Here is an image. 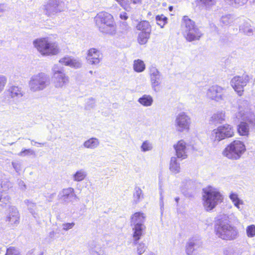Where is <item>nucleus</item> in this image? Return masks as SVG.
<instances>
[{
    "label": "nucleus",
    "mask_w": 255,
    "mask_h": 255,
    "mask_svg": "<svg viewBox=\"0 0 255 255\" xmlns=\"http://www.w3.org/2000/svg\"><path fill=\"white\" fill-rule=\"evenodd\" d=\"M234 21V17L230 14L223 16L220 22L223 25L227 26L231 24Z\"/></svg>",
    "instance_id": "nucleus-36"
},
{
    "label": "nucleus",
    "mask_w": 255,
    "mask_h": 255,
    "mask_svg": "<svg viewBox=\"0 0 255 255\" xmlns=\"http://www.w3.org/2000/svg\"><path fill=\"white\" fill-rule=\"evenodd\" d=\"M145 217L143 214L140 212H136L130 217V224L132 227L133 243L137 244L143 233L145 230V226L144 225Z\"/></svg>",
    "instance_id": "nucleus-7"
},
{
    "label": "nucleus",
    "mask_w": 255,
    "mask_h": 255,
    "mask_svg": "<svg viewBox=\"0 0 255 255\" xmlns=\"http://www.w3.org/2000/svg\"><path fill=\"white\" fill-rule=\"evenodd\" d=\"M145 66L144 62L139 59L135 60L133 64V69L137 72H141L144 70Z\"/></svg>",
    "instance_id": "nucleus-35"
},
{
    "label": "nucleus",
    "mask_w": 255,
    "mask_h": 255,
    "mask_svg": "<svg viewBox=\"0 0 255 255\" xmlns=\"http://www.w3.org/2000/svg\"><path fill=\"white\" fill-rule=\"evenodd\" d=\"M236 117L242 121L238 126L239 133L241 135H248L249 126L255 128V116L250 111L248 101L241 100L239 101L238 112Z\"/></svg>",
    "instance_id": "nucleus-1"
},
{
    "label": "nucleus",
    "mask_w": 255,
    "mask_h": 255,
    "mask_svg": "<svg viewBox=\"0 0 255 255\" xmlns=\"http://www.w3.org/2000/svg\"><path fill=\"white\" fill-rule=\"evenodd\" d=\"M191 120L190 116L187 113L181 112L178 114L174 121V126L176 130L183 132L188 131L190 129Z\"/></svg>",
    "instance_id": "nucleus-12"
},
{
    "label": "nucleus",
    "mask_w": 255,
    "mask_h": 255,
    "mask_svg": "<svg viewBox=\"0 0 255 255\" xmlns=\"http://www.w3.org/2000/svg\"><path fill=\"white\" fill-rule=\"evenodd\" d=\"M87 176L86 172L83 169L79 170L73 175V180L74 181L80 182L83 180Z\"/></svg>",
    "instance_id": "nucleus-32"
},
{
    "label": "nucleus",
    "mask_w": 255,
    "mask_h": 255,
    "mask_svg": "<svg viewBox=\"0 0 255 255\" xmlns=\"http://www.w3.org/2000/svg\"><path fill=\"white\" fill-rule=\"evenodd\" d=\"M12 165L17 173H18L21 170V164L18 162H12Z\"/></svg>",
    "instance_id": "nucleus-48"
},
{
    "label": "nucleus",
    "mask_w": 255,
    "mask_h": 255,
    "mask_svg": "<svg viewBox=\"0 0 255 255\" xmlns=\"http://www.w3.org/2000/svg\"><path fill=\"white\" fill-rule=\"evenodd\" d=\"M12 187V183L7 180L1 182V189L0 190V206L3 207L9 203L10 198L5 192Z\"/></svg>",
    "instance_id": "nucleus-19"
},
{
    "label": "nucleus",
    "mask_w": 255,
    "mask_h": 255,
    "mask_svg": "<svg viewBox=\"0 0 255 255\" xmlns=\"http://www.w3.org/2000/svg\"><path fill=\"white\" fill-rule=\"evenodd\" d=\"M247 235L249 238H253L255 236V226L251 225L248 226L246 229Z\"/></svg>",
    "instance_id": "nucleus-42"
},
{
    "label": "nucleus",
    "mask_w": 255,
    "mask_h": 255,
    "mask_svg": "<svg viewBox=\"0 0 255 255\" xmlns=\"http://www.w3.org/2000/svg\"><path fill=\"white\" fill-rule=\"evenodd\" d=\"M169 169L174 174H177L180 171V163L175 157H172L170 159Z\"/></svg>",
    "instance_id": "nucleus-29"
},
{
    "label": "nucleus",
    "mask_w": 255,
    "mask_h": 255,
    "mask_svg": "<svg viewBox=\"0 0 255 255\" xmlns=\"http://www.w3.org/2000/svg\"><path fill=\"white\" fill-rule=\"evenodd\" d=\"M59 62L63 65L76 69L79 68L82 66V62L80 60L68 56L60 59Z\"/></svg>",
    "instance_id": "nucleus-22"
},
{
    "label": "nucleus",
    "mask_w": 255,
    "mask_h": 255,
    "mask_svg": "<svg viewBox=\"0 0 255 255\" xmlns=\"http://www.w3.org/2000/svg\"><path fill=\"white\" fill-rule=\"evenodd\" d=\"M149 75L152 89L155 92H158L162 80L161 73L155 66H151L149 68Z\"/></svg>",
    "instance_id": "nucleus-14"
},
{
    "label": "nucleus",
    "mask_w": 255,
    "mask_h": 255,
    "mask_svg": "<svg viewBox=\"0 0 255 255\" xmlns=\"http://www.w3.org/2000/svg\"><path fill=\"white\" fill-rule=\"evenodd\" d=\"M7 94L12 98H19L23 96V92L21 88L17 86H11L7 91Z\"/></svg>",
    "instance_id": "nucleus-25"
},
{
    "label": "nucleus",
    "mask_w": 255,
    "mask_h": 255,
    "mask_svg": "<svg viewBox=\"0 0 255 255\" xmlns=\"http://www.w3.org/2000/svg\"><path fill=\"white\" fill-rule=\"evenodd\" d=\"M5 255H20V254L14 247H10L7 249Z\"/></svg>",
    "instance_id": "nucleus-44"
},
{
    "label": "nucleus",
    "mask_w": 255,
    "mask_h": 255,
    "mask_svg": "<svg viewBox=\"0 0 255 255\" xmlns=\"http://www.w3.org/2000/svg\"><path fill=\"white\" fill-rule=\"evenodd\" d=\"M6 82V77L3 75H0V93H1L3 90Z\"/></svg>",
    "instance_id": "nucleus-45"
},
{
    "label": "nucleus",
    "mask_w": 255,
    "mask_h": 255,
    "mask_svg": "<svg viewBox=\"0 0 255 255\" xmlns=\"http://www.w3.org/2000/svg\"><path fill=\"white\" fill-rule=\"evenodd\" d=\"M5 221L10 228L16 227L19 223V214L17 209L11 206L9 207Z\"/></svg>",
    "instance_id": "nucleus-17"
},
{
    "label": "nucleus",
    "mask_w": 255,
    "mask_h": 255,
    "mask_svg": "<svg viewBox=\"0 0 255 255\" xmlns=\"http://www.w3.org/2000/svg\"><path fill=\"white\" fill-rule=\"evenodd\" d=\"M179 200V198L178 197H177L175 198V201H176V202H178Z\"/></svg>",
    "instance_id": "nucleus-61"
},
{
    "label": "nucleus",
    "mask_w": 255,
    "mask_h": 255,
    "mask_svg": "<svg viewBox=\"0 0 255 255\" xmlns=\"http://www.w3.org/2000/svg\"><path fill=\"white\" fill-rule=\"evenodd\" d=\"M65 8V2L62 0H49L44 5L45 11L48 16L62 11Z\"/></svg>",
    "instance_id": "nucleus-13"
},
{
    "label": "nucleus",
    "mask_w": 255,
    "mask_h": 255,
    "mask_svg": "<svg viewBox=\"0 0 255 255\" xmlns=\"http://www.w3.org/2000/svg\"><path fill=\"white\" fill-rule=\"evenodd\" d=\"M18 184L21 190H24L26 189V185L24 182L21 180H18Z\"/></svg>",
    "instance_id": "nucleus-50"
},
{
    "label": "nucleus",
    "mask_w": 255,
    "mask_h": 255,
    "mask_svg": "<svg viewBox=\"0 0 255 255\" xmlns=\"http://www.w3.org/2000/svg\"><path fill=\"white\" fill-rule=\"evenodd\" d=\"M168 9H169V11H172L173 9V7L172 6H170L168 7Z\"/></svg>",
    "instance_id": "nucleus-60"
},
{
    "label": "nucleus",
    "mask_w": 255,
    "mask_h": 255,
    "mask_svg": "<svg viewBox=\"0 0 255 255\" xmlns=\"http://www.w3.org/2000/svg\"><path fill=\"white\" fill-rule=\"evenodd\" d=\"M202 246V242L200 239L196 237L192 238L186 244L185 252L187 255H194Z\"/></svg>",
    "instance_id": "nucleus-18"
},
{
    "label": "nucleus",
    "mask_w": 255,
    "mask_h": 255,
    "mask_svg": "<svg viewBox=\"0 0 255 255\" xmlns=\"http://www.w3.org/2000/svg\"><path fill=\"white\" fill-rule=\"evenodd\" d=\"M226 90L223 88L218 85L210 87L207 92V97L216 102L224 100L226 97Z\"/></svg>",
    "instance_id": "nucleus-16"
},
{
    "label": "nucleus",
    "mask_w": 255,
    "mask_h": 255,
    "mask_svg": "<svg viewBox=\"0 0 255 255\" xmlns=\"http://www.w3.org/2000/svg\"><path fill=\"white\" fill-rule=\"evenodd\" d=\"M35 143H39V144H41V145H44V144H45L44 143H38V142H35Z\"/></svg>",
    "instance_id": "nucleus-62"
},
{
    "label": "nucleus",
    "mask_w": 255,
    "mask_h": 255,
    "mask_svg": "<svg viewBox=\"0 0 255 255\" xmlns=\"http://www.w3.org/2000/svg\"><path fill=\"white\" fill-rule=\"evenodd\" d=\"M133 245L137 246L136 252L138 255H141L143 254L147 249V246L143 242L138 243V241L137 244H134L133 243Z\"/></svg>",
    "instance_id": "nucleus-39"
},
{
    "label": "nucleus",
    "mask_w": 255,
    "mask_h": 255,
    "mask_svg": "<svg viewBox=\"0 0 255 255\" xmlns=\"http://www.w3.org/2000/svg\"><path fill=\"white\" fill-rule=\"evenodd\" d=\"M203 3L206 4H209L210 3L212 2L214 0H200Z\"/></svg>",
    "instance_id": "nucleus-56"
},
{
    "label": "nucleus",
    "mask_w": 255,
    "mask_h": 255,
    "mask_svg": "<svg viewBox=\"0 0 255 255\" xmlns=\"http://www.w3.org/2000/svg\"><path fill=\"white\" fill-rule=\"evenodd\" d=\"M50 84L48 75L44 73H40L31 77L29 82V87L32 92L44 90Z\"/></svg>",
    "instance_id": "nucleus-10"
},
{
    "label": "nucleus",
    "mask_w": 255,
    "mask_h": 255,
    "mask_svg": "<svg viewBox=\"0 0 255 255\" xmlns=\"http://www.w3.org/2000/svg\"><path fill=\"white\" fill-rule=\"evenodd\" d=\"M203 204L207 211L212 210L223 200V195L217 189L209 187L203 189Z\"/></svg>",
    "instance_id": "nucleus-5"
},
{
    "label": "nucleus",
    "mask_w": 255,
    "mask_h": 255,
    "mask_svg": "<svg viewBox=\"0 0 255 255\" xmlns=\"http://www.w3.org/2000/svg\"><path fill=\"white\" fill-rule=\"evenodd\" d=\"M151 32H141L139 33L138 36V41L140 44H145L147 41L148 39L150 37Z\"/></svg>",
    "instance_id": "nucleus-34"
},
{
    "label": "nucleus",
    "mask_w": 255,
    "mask_h": 255,
    "mask_svg": "<svg viewBox=\"0 0 255 255\" xmlns=\"http://www.w3.org/2000/svg\"><path fill=\"white\" fill-rule=\"evenodd\" d=\"M246 150V146L243 142L234 140L224 149L222 153L228 159L238 160L241 158Z\"/></svg>",
    "instance_id": "nucleus-8"
},
{
    "label": "nucleus",
    "mask_w": 255,
    "mask_h": 255,
    "mask_svg": "<svg viewBox=\"0 0 255 255\" xmlns=\"http://www.w3.org/2000/svg\"><path fill=\"white\" fill-rule=\"evenodd\" d=\"M215 231L219 238L224 240H234L239 236L237 228L231 224L228 217L226 216H223L216 221Z\"/></svg>",
    "instance_id": "nucleus-2"
},
{
    "label": "nucleus",
    "mask_w": 255,
    "mask_h": 255,
    "mask_svg": "<svg viewBox=\"0 0 255 255\" xmlns=\"http://www.w3.org/2000/svg\"><path fill=\"white\" fill-rule=\"evenodd\" d=\"M24 203L27 205V209L35 219H40L43 218L42 214H40L38 211H36V203L32 202L29 200H26Z\"/></svg>",
    "instance_id": "nucleus-24"
},
{
    "label": "nucleus",
    "mask_w": 255,
    "mask_h": 255,
    "mask_svg": "<svg viewBox=\"0 0 255 255\" xmlns=\"http://www.w3.org/2000/svg\"><path fill=\"white\" fill-rule=\"evenodd\" d=\"M155 19L157 24L159 25L161 28H163L165 24L167 22V18L163 15H158L156 16Z\"/></svg>",
    "instance_id": "nucleus-38"
},
{
    "label": "nucleus",
    "mask_w": 255,
    "mask_h": 255,
    "mask_svg": "<svg viewBox=\"0 0 255 255\" xmlns=\"http://www.w3.org/2000/svg\"><path fill=\"white\" fill-rule=\"evenodd\" d=\"M34 142V140H31V144H32V142Z\"/></svg>",
    "instance_id": "nucleus-64"
},
{
    "label": "nucleus",
    "mask_w": 255,
    "mask_h": 255,
    "mask_svg": "<svg viewBox=\"0 0 255 255\" xmlns=\"http://www.w3.org/2000/svg\"><path fill=\"white\" fill-rule=\"evenodd\" d=\"M181 29L184 37L188 42L198 41L203 35L195 22L187 16L182 18Z\"/></svg>",
    "instance_id": "nucleus-3"
},
{
    "label": "nucleus",
    "mask_w": 255,
    "mask_h": 255,
    "mask_svg": "<svg viewBox=\"0 0 255 255\" xmlns=\"http://www.w3.org/2000/svg\"><path fill=\"white\" fill-rule=\"evenodd\" d=\"M234 131L233 127L228 124L219 126L214 129L211 133V139L214 141H220L226 138L234 135Z\"/></svg>",
    "instance_id": "nucleus-11"
},
{
    "label": "nucleus",
    "mask_w": 255,
    "mask_h": 255,
    "mask_svg": "<svg viewBox=\"0 0 255 255\" xmlns=\"http://www.w3.org/2000/svg\"><path fill=\"white\" fill-rule=\"evenodd\" d=\"M92 255H104L102 252H97L96 251H93L91 253Z\"/></svg>",
    "instance_id": "nucleus-55"
},
{
    "label": "nucleus",
    "mask_w": 255,
    "mask_h": 255,
    "mask_svg": "<svg viewBox=\"0 0 255 255\" xmlns=\"http://www.w3.org/2000/svg\"><path fill=\"white\" fill-rule=\"evenodd\" d=\"M224 255H240L236 248L228 247L224 250Z\"/></svg>",
    "instance_id": "nucleus-37"
},
{
    "label": "nucleus",
    "mask_w": 255,
    "mask_h": 255,
    "mask_svg": "<svg viewBox=\"0 0 255 255\" xmlns=\"http://www.w3.org/2000/svg\"><path fill=\"white\" fill-rule=\"evenodd\" d=\"M131 1L134 3V4H137L141 2V0H131Z\"/></svg>",
    "instance_id": "nucleus-57"
},
{
    "label": "nucleus",
    "mask_w": 255,
    "mask_h": 255,
    "mask_svg": "<svg viewBox=\"0 0 255 255\" xmlns=\"http://www.w3.org/2000/svg\"><path fill=\"white\" fill-rule=\"evenodd\" d=\"M5 10V7L3 4H0V16L1 15V13H3Z\"/></svg>",
    "instance_id": "nucleus-54"
},
{
    "label": "nucleus",
    "mask_w": 255,
    "mask_h": 255,
    "mask_svg": "<svg viewBox=\"0 0 255 255\" xmlns=\"http://www.w3.org/2000/svg\"><path fill=\"white\" fill-rule=\"evenodd\" d=\"M52 80L56 88L65 87L69 82V78L64 72L62 67L55 64L52 68Z\"/></svg>",
    "instance_id": "nucleus-9"
},
{
    "label": "nucleus",
    "mask_w": 255,
    "mask_h": 255,
    "mask_svg": "<svg viewBox=\"0 0 255 255\" xmlns=\"http://www.w3.org/2000/svg\"><path fill=\"white\" fill-rule=\"evenodd\" d=\"M75 225L74 222L64 223L62 225V230L65 231H67L71 229H72Z\"/></svg>",
    "instance_id": "nucleus-47"
},
{
    "label": "nucleus",
    "mask_w": 255,
    "mask_h": 255,
    "mask_svg": "<svg viewBox=\"0 0 255 255\" xmlns=\"http://www.w3.org/2000/svg\"><path fill=\"white\" fill-rule=\"evenodd\" d=\"M18 155L22 157L30 155H35V153L31 149L23 148L21 152L18 153Z\"/></svg>",
    "instance_id": "nucleus-40"
},
{
    "label": "nucleus",
    "mask_w": 255,
    "mask_h": 255,
    "mask_svg": "<svg viewBox=\"0 0 255 255\" xmlns=\"http://www.w3.org/2000/svg\"><path fill=\"white\" fill-rule=\"evenodd\" d=\"M225 112L223 111L214 113L210 118V122L214 124H221L225 121Z\"/></svg>",
    "instance_id": "nucleus-26"
},
{
    "label": "nucleus",
    "mask_w": 255,
    "mask_h": 255,
    "mask_svg": "<svg viewBox=\"0 0 255 255\" xmlns=\"http://www.w3.org/2000/svg\"><path fill=\"white\" fill-rule=\"evenodd\" d=\"M240 30L242 31L244 33L247 35H250L253 32L252 29L251 28L248 27V26L245 27L244 25L240 26Z\"/></svg>",
    "instance_id": "nucleus-46"
},
{
    "label": "nucleus",
    "mask_w": 255,
    "mask_h": 255,
    "mask_svg": "<svg viewBox=\"0 0 255 255\" xmlns=\"http://www.w3.org/2000/svg\"><path fill=\"white\" fill-rule=\"evenodd\" d=\"M103 55L101 52L96 48H90L87 53V60L92 65H97L102 60Z\"/></svg>",
    "instance_id": "nucleus-20"
},
{
    "label": "nucleus",
    "mask_w": 255,
    "mask_h": 255,
    "mask_svg": "<svg viewBox=\"0 0 255 255\" xmlns=\"http://www.w3.org/2000/svg\"><path fill=\"white\" fill-rule=\"evenodd\" d=\"M55 232L54 231H52L50 233L49 236L51 238H53L54 236Z\"/></svg>",
    "instance_id": "nucleus-59"
},
{
    "label": "nucleus",
    "mask_w": 255,
    "mask_h": 255,
    "mask_svg": "<svg viewBox=\"0 0 255 255\" xmlns=\"http://www.w3.org/2000/svg\"><path fill=\"white\" fill-rule=\"evenodd\" d=\"M95 106V102L94 99L93 98H90L88 99L85 108L87 110H90L92 109H93Z\"/></svg>",
    "instance_id": "nucleus-43"
},
{
    "label": "nucleus",
    "mask_w": 255,
    "mask_h": 255,
    "mask_svg": "<svg viewBox=\"0 0 255 255\" xmlns=\"http://www.w3.org/2000/svg\"><path fill=\"white\" fill-rule=\"evenodd\" d=\"M56 194L55 193H52L50 194L49 196L47 197V200L48 202H51L54 198V197L55 196Z\"/></svg>",
    "instance_id": "nucleus-53"
},
{
    "label": "nucleus",
    "mask_w": 255,
    "mask_h": 255,
    "mask_svg": "<svg viewBox=\"0 0 255 255\" xmlns=\"http://www.w3.org/2000/svg\"><path fill=\"white\" fill-rule=\"evenodd\" d=\"M152 149V144L148 140L144 141L141 145V150L143 152L151 150Z\"/></svg>",
    "instance_id": "nucleus-41"
},
{
    "label": "nucleus",
    "mask_w": 255,
    "mask_h": 255,
    "mask_svg": "<svg viewBox=\"0 0 255 255\" xmlns=\"http://www.w3.org/2000/svg\"><path fill=\"white\" fill-rule=\"evenodd\" d=\"M90 73L92 74L93 73V71H90Z\"/></svg>",
    "instance_id": "nucleus-63"
},
{
    "label": "nucleus",
    "mask_w": 255,
    "mask_h": 255,
    "mask_svg": "<svg viewBox=\"0 0 255 255\" xmlns=\"http://www.w3.org/2000/svg\"><path fill=\"white\" fill-rule=\"evenodd\" d=\"M120 17L123 20H126L128 19V16L127 15V14L125 12H123L120 13Z\"/></svg>",
    "instance_id": "nucleus-51"
},
{
    "label": "nucleus",
    "mask_w": 255,
    "mask_h": 255,
    "mask_svg": "<svg viewBox=\"0 0 255 255\" xmlns=\"http://www.w3.org/2000/svg\"><path fill=\"white\" fill-rule=\"evenodd\" d=\"M96 24L99 30L106 34L114 35L116 32L113 16L106 12H101L95 17Z\"/></svg>",
    "instance_id": "nucleus-6"
},
{
    "label": "nucleus",
    "mask_w": 255,
    "mask_h": 255,
    "mask_svg": "<svg viewBox=\"0 0 255 255\" xmlns=\"http://www.w3.org/2000/svg\"><path fill=\"white\" fill-rule=\"evenodd\" d=\"M34 250H31L27 252L26 255H33Z\"/></svg>",
    "instance_id": "nucleus-58"
},
{
    "label": "nucleus",
    "mask_w": 255,
    "mask_h": 255,
    "mask_svg": "<svg viewBox=\"0 0 255 255\" xmlns=\"http://www.w3.org/2000/svg\"><path fill=\"white\" fill-rule=\"evenodd\" d=\"M138 102L145 107L150 106L153 103V99L150 95H144L138 99Z\"/></svg>",
    "instance_id": "nucleus-31"
},
{
    "label": "nucleus",
    "mask_w": 255,
    "mask_h": 255,
    "mask_svg": "<svg viewBox=\"0 0 255 255\" xmlns=\"http://www.w3.org/2000/svg\"><path fill=\"white\" fill-rule=\"evenodd\" d=\"M250 81V77L247 75L242 76H235L231 81V85L239 95H242L244 88Z\"/></svg>",
    "instance_id": "nucleus-15"
},
{
    "label": "nucleus",
    "mask_w": 255,
    "mask_h": 255,
    "mask_svg": "<svg viewBox=\"0 0 255 255\" xmlns=\"http://www.w3.org/2000/svg\"><path fill=\"white\" fill-rule=\"evenodd\" d=\"M176 151L177 157L178 158L185 159L187 158V149L186 143L183 140L179 141L176 144L174 145Z\"/></svg>",
    "instance_id": "nucleus-23"
},
{
    "label": "nucleus",
    "mask_w": 255,
    "mask_h": 255,
    "mask_svg": "<svg viewBox=\"0 0 255 255\" xmlns=\"http://www.w3.org/2000/svg\"><path fill=\"white\" fill-rule=\"evenodd\" d=\"M123 7L126 11H129L130 9V7L128 4V0H126L125 1V6H121Z\"/></svg>",
    "instance_id": "nucleus-52"
},
{
    "label": "nucleus",
    "mask_w": 255,
    "mask_h": 255,
    "mask_svg": "<svg viewBox=\"0 0 255 255\" xmlns=\"http://www.w3.org/2000/svg\"><path fill=\"white\" fill-rule=\"evenodd\" d=\"M33 44L43 56L56 55L59 52L58 44L48 37L37 38L33 41Z\"/></svg>",
    "instance_id": "nucleus-4"
},
{
    "label": "nucleus",
    "mask_w": 255,
    "mask_h": 255,
    "mask_svg": "<svg viewBox=\"0 0 255 255\" xmlns=\"http://www.w3.org/2000/svg\"><path fill=\"white\" fill-rule=\"evenodd\" d=\"M229 198L234 205L241 211L243 210L242 205L244 204V201L239 197L238 195L236 193L231 192L230 194Z\"/></svg>",
    "instance_id": "nucleus-27"
},
{
    "label": "nucleus",
    "mask_w": 255,
    "mask_h": 255,
    "mask_svg": "<svg viewBox=\"0 0 255 255\" xmlns=\"http://www.w3.org/2000/svg\"><path fill=\"white\" fill-rule=\"evenodd\" d=\"M136 28L138 30L141 32H151V28L149 22L146 20H142L139 22L136 26Z\"/></svg>",
    "instance_id": "nucleus-30"
},
{
    "label": "nucleus",
    "mask_w": 255,
    "mask_h": 255,
    "mask_svg": "<svg viewBox=\"0 0 255 255\" xmlns=\"http://www.w3.org/2000/svg\"><path fill=\"white\" fill-rule=\"evenodd\" d=\"M163 197L162 195V193H160V202H159V205L160 206V210L161 214H162L163 210H164V204H163Z\"/></svg>",
    "instance_id": "nucleus-49"
},
{
    "label": "nucleus",
    "mask_w": 255,
    "mask_h": 255,
    "mask_svg": "<svg viewBox=\"0 0 255 255\" xmlns=\"http://www.w3.org/2000/svg\"><path fill=\"white\" fill-rule=\"evenodd\" d=\"M83 145L85 148L94 149L99 146L100 141L96 137H91L86 140Z\"/></svg>",
    "instance_id": "nucleus-28"
},
{
    "label": "nucleus",
    "mask_w": 255,
    "mask_h": 255,
    "mask_svg": "<svg viewBox=\"0 0 255 255\" xmlns=\"http://www.w3.org/2000/svg\"><path fill=\"white\" fill-rule=\"evenodd\" d=\"M143 198V195L141 189L138 187L134 189V192L133 193V202L136 204L140 202Z\"/></svg>",
    "instance_id": "nucleus-33"
},
{
    "label": "nucleus",
    "mask_w": 255,
    "mask_h": 255,
    "mask_svg": "<svg viewBox=\"0 0 255 255\" xmlns=\"http://www.w3.org/2000/svg\"><path fill=\"white\" fill-rule=\"evenodd\" d=\"M58 197L63 202L66 203L72 202L74 199L77 197L75 194L74 189L71 187L63 189L62 191L59 193Z\"/></svg>",
    "instance_id": "nucleus-21"
}]
</instances>
